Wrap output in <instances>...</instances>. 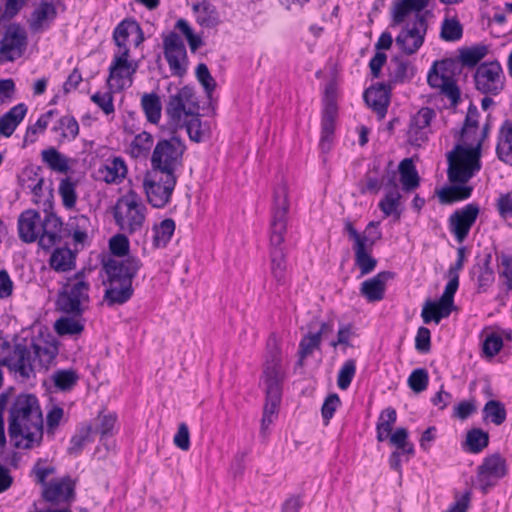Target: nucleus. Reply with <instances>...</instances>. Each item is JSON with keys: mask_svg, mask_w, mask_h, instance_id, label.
Segmentation results:
<instances>
[{"mask_svg": "<svg viewBox=\"0 0 512 512\" xmlns=\"http://www.w3.org/2000/svg\"><path fill=\"white\" fill-rule=\"evenodd\" d=\"M289 209L288 188L286 185H279L273 194L269 224V249H285Z\"/></svg>", "mask_w": 512, "mask_h": 512, "instance_id": "11", "label": "nucleus"}, {"mask_svg": "<svg viewBox=\"0 0 512 512\" xmlns=\"http://www.w3.org/2000/svg\"><path fill=\"white\" fill-rule=\"evenodd\" d=\"M90 283L83 271L67 278L57 298L58 308L65 314L80 317L90 304Z\"/></svg>", "mask_w": 512, "mask_h": 512, "instance_id": "8", "label": "nucleus"}, {"mask_svg": "<svg viewBox=\"0 0 512 512\" xmlns=\"http://www.w3.org/2000/svg\"><path fill=\"white\" fill-rule=\"evenodd\" d=\"M476 278L477 291L485 293L495 282V272L492 268V255L490 253L477 256L476 262L470 271Z\"/></svg>", "mask_w": 512, "mask_h": 512, "instance_id": "28", "label": "nucleus"}, {"mask_svg": "<svg viewBox=\"0 0 512 512\" xmlns=\"http://www.w3.org/2000/svg\"><path fill=\"white\" fill-rule=\"evenodd\" d=\"M426 13H417L404 23L395 38L398 49L407 56L416 54L425 42L428 31Z\"/></svg>", "mask_w": 512, "mask_h": 512, "instance_id": "13", "label": "nucleus"}, {"mask_svg": "<svg viewBox=\"0 0 512 512\" xmlns=\"http://www.w3.org/2000/svg\"><path fill=\"white\" fill-rule=\"evenodd\" d=\"M435 116L436 113L432 108L422 107L411 117L407 131V137L410 144L421 146L422 143L428 140L430 124Z\"/></svg>", "mask_w": 512, "mask_h": 512, "instance_id": "25", "label": "nucleus"}, {"mask_svg": "<svg viewBox=\"0 0 512 512\" xmlns=\"http://www.w3.org/2000/svg\"><path fill=\"white\" fill-rule=\"evenodd\" d=\"M270 273L279 286L288 282L287 253L285 249H269Z\"/></svg>", "mask_w": 512, "mask_h": 512, "instance_id": "34", "label": "nucleus"}, {"mask_svg": "<svg viewBox=\"0 0 512 512\" xmlns=\"http://www.w3.org/2000/svg\"><path fill=\"white\" fill-rule=\"evenodd\" d=\"M186 150L184 141L179 137L158 140L150 158L151 170L179 177L184 167Z\"/></svg>", "mask_w": 512, "mask_h": 512, "instance_id": "9", "label": "nucleus"}, {"mask_svg": "<svg viewBox=\"0 0 512 512\" xmlns=\"http://www.w3.org/2000/svg\"><path fill=\"white\" fill-rule=\"evenodd\" d=\"M28 45L26 30L19 23L9 24L0 40V63L14 62L21 58Z\"/></svg>", "mask_w": 512, "mask_h": 512, "instance_id": "17", "label": "nucleus"}, {"mask_svg": "<svg viewBox=\"0 0 512 512\" xmlns=\"http://www.w3.org/2000/svg\"><path fill=\"white\" fill-rule=\"evenodd\" d=\"M282 396L265 395L261 419V433L265 434L269 426L276 420L279 412Z\"/></svg>", "mask_w": 512, "mask_h": 512, "instance_id": "53", "label": "nucleus"}, {"mask_svg": "<svg viewBox=\"0 0 512 512\" xmlns=\"http://www.w3.org/2000/svg\"><path fill=\"white\" fill-rule=\"evenodd\" d=\"M385 175L379 166H369L358 183L359 192L365 194H378L384 185Z\"/></svg>", "mask_w": 512, "mask_h": 512, "instance_id": "37", "label": "nucleus"}, {"mask_svg": "<svg viewBox=\"0 0 512 512\" xmlns=\"http://www.w3.org/2000/svg\"><path fill=\"white\" fill-rule=\"evenodd\" d=\"M141 267V260L135 256H128L122 260L110 259L104 264L108 286L103 298L109 307L123 305L132 298L133 279Z\"/></svg>", "mask_w": 512, "mask_h": 512, "instance_id": "5", "label": "nucleus"}, {"mask_svg": "<svg viewBox=\"0 0 512 512\" xmlns=\"http://www.w3.org/2000/svg\"><path fill=\"white\" fill-rule=\"evenodd\" d=\"M286 374L282 367V358L279 350L271 352L263 365L262 382L265 395L282 396L283 382Z\"/></svg>", "mask_w": 512, "mask_h": 512, "instance_id": "21", "label": "nucleus"}, {"mask_svg": "<svg viewBox=\"0 0 512 512\" xmlns=\"http://www.w3.org/2000/svg\"><path fill=\"white\" fill-rule=\"evenodd\" d=\"M44 421L39 399L31 393H20L8 411V434L14 446L32 449L43 440Z\"/></svg>", "mask_w": 512, "mask_h": 512, "instance_id": "2", "label": "nucleus"}, {"mask_svg": "<svg viewBox=\"0 0 512 512\" xmlns=\"http://www.w3.org/2000/svg\"><path fill=\"white\" fill-rule=\"evenodd\" d=\"M139 63L131 54L113 52L108 66L106 88L123 92L132 87Z\"/></svg>", "mask_w": 512, "mask_h": 512, "instance_id": "12", "label": "nucleus"}, {"mask_svg": "<svg viewBox=\"0 0 512 512\" xmlns=\"http://www.w3.org/2000/svg\"><path fill=\"white\" fill-rule=\"evenodd\" d=\"M401 199L402 195L398 185L395 181H390V184L386 187L384 196L378 203V207L384 217L393 216L396 220L400 219L402 213Z\"/></svg>", "mask_w": 512, "mask_h": 512, "instance_id": "31", "label": "nucleus"}, {"mask_svg": "<svg viewBox=\"0 0 512 512\" xmlns=\"http://www.w3.org/2000/svg\"><path fill=\"white\" fill-rule=\"evenodd\" d=\"M396 421L397 412L393 407H387L380 412L376 422V439L378 442L390 440Z\"/></svg>", "mask_w": 512, "mask_h": 512, "instance_id": "43", "label": "nucleus"}, {"mask_svg": "<svg viewBox=\"0 0 512 512\" xmlns=\"http://www.w3.org/2000/svg\"><path fill=\"white\" fill-rule=\"evenodd\" d=\"M481 142L474 148L460 145L448 154L447 176L451 184H466L481 169Z\"/></svg>", "mask_w": 512, "mask_h": 512, "instance_id": "10", "label": "nucleus"}, {"mask_svg": "<svg viewBox=\"0 0 512 512\" xmlns=\"http://www.w3.org/2000/svg\"><path fill=\"white\" fill-rule=\"evenodd\" d=\"M489 445V434L481 428H472L466 434L463 445L465 451L471 454L481 453Z\"/></svg>", "mask_w": 512, "mask_h": 512, "instance_id": "49", "label": "nucleus"}, {"mask_svg": "<svg viewBox=\"0 0 512 512\" xmlns=\"http://www.w3.org/2000/svg\"><path fill=\"white\" fill-rule=\"evenodd\" d=\"M57 8L53 0H40L27 21L33 33H43L49 30L57 18Z\"/></svg>", "mask_w": 512, "mask_h": 512, "instance_id": "26", "label": "nucleus"}, {"mask_svg": "<svg viewBox=\"0 0 512 512\" xmlns=\"http://www.w3.org/2000/svg\"><path fill=\"white\" fill-rule=\"evenodd\" d=\"M91 227L89 217L80 214L71 217L67 223V231L75 246H84L88 240V232Z\"/></svg>", "mask_w": 512, "mask_h": 512, "instance_id": "38", "label": "nucleus"}, {"mask_svg": "<svg viewBox=\"0 0 512 512\" xmlns=\"http://www.w3.org/2000/svg\"><path fill=\"white\" fill-rule=\"evenodd\" d=\"M141 108L148 122L158 124L162 114V104L158 94L144 93L140 100Z\"/></svg>", "mask_w": 512, "mask_h": 512, "instance_id": "48", "label": "nucleus"}, {"mask_svg": "<svg viewBox=\"0 0 512 512\" xmlns=\"http://www.w3.org/2000/svg\"><path fill=\"white\" fill-rule=\"evenodd\" d=\"M507 474V461L500 453L486 456L477 468L476 480L479 489L487 494Z\"/></svg>", "mask_w": 512, "mask_h": 512, "instance_id": "18", "label": "nucleus"}, {"mask_svg": "<svg viewBox=\"0 0 512 512\" xmlns=\"http://www.w3.org/2000/svg\"><path fill=\"white\" fill-rule=\"evenodd\" d=\"M19 238L25 243L38 241L39 246L49 250L62 240L63 222L53 212L45 211L44 218L38 211H23L17 222Z\"/></svg>", "mask_w": 512, "mask_h": 512, "instance_id": "4", "label": "nucleus"}, {"mask_svg": "<svg viewBox=\"0 0 512 512\" xmlns=\"http://www.w3.org/2000/svg\"><path fill=\"white\" fill-rule=\"evenodd\" d=\"M165 112L170 128L185 129L193 142L204 140L205 131L202 129L199 105L192 87L184 86L170 95Z\"/></svg>", "mask_w": 512, "mask_h": 512, "instance_id": "3", "label": "nucleus"}, {"mask_svg": "<svg viewBox=\"0 0 512 512\" xmlns=\"http://www.w3.org/2000/svg\"><path fill=\"white\" fill-rule=\"evenodd\" d=\"M196 22L203 28H214L220 23L219 13L214 5L203 0L193 6Z\"/></svg>", "mask_w": 512, "mask_h": 512, "instance_id": "41", "label": "nucleus"}, {"mask_svg": "<svg viewBox=\"0 0 512 512\" xmlns=\"http://www.w3.org/2000/svg\"><path fill=\"white\" fill-rule=\"evenodd\" d=\"M479 116L480 114L477 107L473 104H470L460 133V139L463 143H468L470 140V135L477 133Z\"/></svg>", "mask_w": 512, "mask_h": 512, "instance_id": "60", "label": "nucleus"}, {"mask_svg": "<svg viewBox=\"0 0 512 512\" xmlns=\"http://www.w3.org/2000/svg\"><path fill=\"white\" fill-rule=\"evenodd\" d=\"M399 173L400 181L405 191L414 190L419 186V176L412 159L405 158L400 162Z\"/></svg>", "mask_w": 512, "mask_h": 512, "instance_id": "52", "label": "nucleus"}, {"mask_svg": "<svg viewBox=\"0 0 512 512\" xmlns=\"http://www.w3.org/2000/svg\"><path fill=\"white\" fill-rule=\"evenodd\" d=\"M449 61L435 62L427 75V82L433 88H439L441 94L446 97L452 106H456L461 97L460 89L456 81L444 74Z\"/></svg>", "mask_w": 512, "mask_h": 512, "instance_id": "22", "label": "nucleus"}, {"mask_svg": "<svg viewBox=\"0 0 512 512\" xmlns=\"http://www.w3.org/2000/svg\"><path fill=\"white\" fill-rule=\"evenodd\" d=\"M94 428L91 423L85 422L77 426L74 435L70 438L68 453L78 456L87 443L93 442Z\"/></svg>", "mask_w": 512, "mask_h": 512, "instance_id": "40", "label": "nucleus"}, {"mask_svg": "<svg viewBox=\"0 0 512 512\" xmlns=\"http://www.w3.org/2000/svg\"><path fill=\"white\" fill-rule=\"evenodd\" d=\"M463 37V26L459 19L445 17L440 27V38L445 42H458Z\"/></svg>", "mask_w": 512, "mask_h": 512, "instance_id": "55", "label": "nucleus"}, {"mask_svg": "<svg viewBox=\"0 0 512 512\" xmlns=\"http://www.w3.org/2000/svg\"><path fill=\"white\" fill-rule=\"evenodd\" d=\"M392 86L378 82L366 88L363 92V100L367 107L376 114L378 120H383L388 112L391 102Z\"/></svg>", "mask_w": 512, "mask_h": 512, "instance_id": "24", "label": "nucleus"}, {"mask_svg": "<svg viewBox=\"0 0 512 512\" xmlns=\"http://www.w3.org/2000/svg\"><path fill=\"white\" fill-rule=\"evenodd\" d=\"M390 444L396 448L394 452L403 455L408 462L415 455L414 444L409 440V432L404 427H398L394 430L389 440Z\"/></svg>", "mask_w": 512, "mask_h": 512, "instance_id": "46", "label": "nucleus"}, {"mask_svg": "<svg viewBox=\"0 0 512 512\" xmlns=\"http://www.w3.org/2000/svg\"><path fill=\"white\" fill-rule=\"evenodd\" d=\"M480 214L478 203L471 202L453 211L447 219V228L457 243H463L469 236Z\"/></svg>", "mask_w": 512, "mask_h": 512, "instance_id": "19", "label": "nucleus"}, {"mask_svg": "<svg viewBox=\"0 0 512 512\" xmlns=\"http://www.w3.org/2000/svg\"><path fill=\"white\" fill-rule=\"evenodd\" d=\"M76 482L70 476L51 480L42 489V498L52 505H64L70 507L75 500Z\"/></svg>", "mask_w": 512, "mask_h": 512, "instance_id": "23", "label": "nucleus"}, {"mask_svg": "<svg viewBox=\"0 0 512 512\" xmlns=\"http://www.w3.org/2000/svg\"><path fill=\"white\" fill-rule=\"evenodd\" d=\"M176 229V223L172 218H165L159 224L153 226L152 245L154 248H165L171 241Z\"/></svg>", "mask_w": 512, "mask_h": 512, "instance_id": "47", "label": "nucleus"}, {"mask_svg": "<svg viewBox=\"0 0 512 512\" xmlns=\"http://www.w3.org/2000/svg\"><path fill=\"white\" fill-rule=\"evenodd\" d=\"M42 162L52 171L67 174L70 170L69 159L55 147L41 151Z\"/></svg>", "mask_w": 512, "mask_h": 512, "instance_id": "45", "label": "nucleus"}, {"mask_svg": "<svg viewBox=\"0 0 512 512\" xmlns=\"http://www.w3.org/2000/svg\"><path fill=\"white\" fill-rule=\"evenodd\" d=\"M475 89L486 96H497L505 88L506 77L498 60L479 64L473 74Z\"/></svg>", "mask_w": 512, "mask_h": 512, "instance_id": "15", "label": "nucleus"}, {"mask_svg": "<svg viewBox=\"0 0 512 512\" xmlns=\"http://www.w3.org/2000/svg\"><path fill=\"white\" fill-rule=\"evenodd\" d=\"M489 53V48L487 45L478 44L468 48H464L460 50L459 53V61L464 67L473 68L481 64L482 60Z\"/></svg>", "mask_w": 512, "mask_h": 512, "instance_id": "51", "label": "nucleus"}, {"mask_svg": "<svg viewBox=\"0 0 512 512\" xmlns=\"http://www.w3.org/2000/svg\"><path fill=\"white\" fill-rule=\"evenodd\" d=\"M2 364L15 378L26 382L36 377V371H47L53 364L58 348L54 343L32 339L13 346L6 340L0 343Z\"/></svg>", "mask_w": 512, "mask_h": 512, "instance_id": "1", "label": "nucleus"}, {"mask_svg": "<svg viewBox=\"0 0 512 512\" xmlns=\"http://www.w3.org/2000/svg\"><path fill=\"white\" fill-rule=\"evenodd\" d=\"M99 177L107 184H120L128 174L125 160L120 156H113L105 160L98 169Z\"/></svg>", "mask_w": 512, "mask_h": 512, "instance_id": "30", "label": "nucleus"}, {"mask_svg": "<svg viewBox=\"0 0 512 512\" xmlns=\"http://www.w3.org/2000/svg\"><path fill=\"white\" fill-rule=\"evenodd\" d=\"M58 192L61 197L62 204L66 209H73L76 206L78 199L76 183L73 182L69 177L61 180Z\"/></svg>", "mask_w": 512, "mask_h": 512, "instance_id": "61", "label": "nucleus"}, {"mask_svg": "<svg viewBox=\"0 0 512 512\" xmlns=\"http://www.w3.org/2000/svg\"><path fill=\"white\" fill-rule=\"evenodd\" d=\"M472 192V186L452 184L450 186L443 187L438 192V197L442 204L451 205L469 199Z\"/></svg>", "mask_w": 512, "mask_h": 512, "instance_id": "44", "label": "nucleus"}, {"mask_svg": "<svg viewBox=\"0 0 512 512\" xmlns=\"http://www.w3.org/2000/svg\"><path fill=\"white\" fill-rule=\"evenodd\" d=\"M430 0H399L392 9L391 27L404 25L405 19L410 12L422 13L428 6Z\"/></svg>", "mask_w": 512, "mask_h": 512, "instance_id": "32", "label": "nucleus"}, {"mask_svg": "<svg viewBox=\"0 0 512 512\" xmlns=\"http://www.w3.org/2000/svg\"><path fill=\"white\" fill-rule=\"evenodd\" d=\"M502 270L499 273V278L504 290L508 294H512V253H502L500 256Z\"/></svg>", "mask_w": 512, "mask_h": 512, "instance_id": "64", "label": "nucleus"}, {"mask_svg": "<svg viewBox=\"0 0 512 512\" xmlns=\"http://www.w3.org/2000/svg\"><path fill=\"white\" fill-rule=\"evenodd\" d=\"M453 307L438 299L437 301L427 300L421 310V318L425 324L435 323L439 324L442 319L448 318Z\"/></svg>", "mask_w": 512, "mask_h": 512, "instance_id": "35", "label": "nucleus"}, {"mask_svg": "<svg viewBox=\"0 0 512 512\" xmlns=\"http://www.w3.org/2000/svg\"><path fill=\"white\" fill-rule=\"evenodd\" d=\"M357 363L355 359H347L341 365L338 376H337V386L341 390H346L352 383L353 378L356 374Z\"/></svg>", "mask_w": 512, "mask_h": 512, "instance_id": "62", "label": "nucleus"}, {"mask_svg": "<svg viewBox=\"0 0 512 512\" xmlns=\"http://www.w3.org/2000/svg\"><path fill=\"white\" fill-rule=\"evenodd\" d=\"M56 112L55 109H50L42 113L34 124L29 125L24 135V142L29 144L35 143L38 140V135L46 131L51 118Z\"/></svg>", "mask_w": 512, "mask_h": 512, "instance_id": "54", "label": "nucleus"}, {"mask_svg": "<svg viewBox=\"0 0 512 512\" xmlns=\"http://www.w3.org/2000/svg\"><path fill=\"white\" fill-rule=\"evenodd\" d=\"M482 338V357L492 359L502 350L503 335L499 330L492 327H486L480 334Z\"/></svg>", "mask_w": 512, "mask_h": 512, "instance_id": "36", "label": "nucleus"}, {"mask_svg": "<svg viewBox=\"0 0 512 512\" xmlns=\"http://www.w3.org/2000/svg\"><path fill=\"white\" fill-rule=\"evenodd\" d=\"M144 32L139 22L133 17L121 20L112 32L113 52L131 54V47L138 48L144 42Z\"/></svg>", "mask_w": 512, "mask_h": 512, "instance_id": "16", "label": "nucleus"}, {"mask_svg": "<svg viewBox=\"0 0 512 512\" xmlns=\"http://www.w3.org/2000/svg\"><path fill=\"white\" fill-rule=\"evenodd\" d=\"M116 93L120 92L107 88L106 91H96L94 94L91 95L90 100L105 115L109 116L115 113L114 94Z\"/></svg>", "mask_w": 512, "mask_h": 512, "instance_id": "59", "label": "nucleus"}, {"mask_svg": "<svg viewBox=\"0 0 512 512\" xmlns=\"http://www.w3.org/2000/svg\"><path fill=\"white\" fill-rule=\"evenodd\" d=\"M483 418L499 426L507 417L505 405L498 400H489L483 407Z\"/></svg>", "mask_w": 512, "mask_h": 512, "instance_id": "58", "label": "nucleus"}, {"mask_svg": "<svg viewBox=\"0 0 512 512\" xmlns=\"http://www.w3.org/2000/svg\"><path fill=\"white\" fill-rule=\"evenodd\" d=\"M113 217L119 230L128 235L141 234L147 230V207L133 189H129L116 200Z\"/></svg>", "mask_w": 512, "mask_h": 512, "instance_id": "7", "label": "nucleus"}, {"mask_svg": "<svg viewBox=\"0 0 512 512\" xmlns=\"http://www.w3.org/2000/svg\"><path fill=\"white\" fill-rule=\"evenodd\" d=\"M78 378L77 372L73 369H58L51 376L54 387L62 392L72 390Z\"/></svg>", "mask_w": 512, "mask_h": 512, "instance_id": "57", "label": "nucleus"}, {"mask_svg": "<svg viewBox=\"0 0 512 512\" xmlns=\"http://www.w3.org/2000/svg\"><path fill=\"white\" fill-rule=\"evenodd\" d=\"M154 145L151 133L142 131L134 136L129 145V154L132 158H146Z\"/></svg>", "mask_w": 512, "mask_h": 512, "instance_id": "50", "label": "nucleus"}, {"mask_svg": "<svg viewBox=\"0 0 512 512\" xmlns=\"http://www.w3.org/2000/svg\"><path fill=\"white\" fill-rule=\"evenodd\" d=\"M395 274L391 271H381L375 276L363 281L360 285V294L369 303L379 302L384 299L386 285L389 280L394 278Z\"/></svg>", "mask_w": 512, "mask_h": 512, "instance_id": "27", "label": "nucleus"}, {"mask_svg": "<svg viewBox=\"0 0 512 512\" xmlns=\"http://www.w3.org/2000/svg\"><path fill=\"white\" fill-rule=\"evenodd\" d=\"M27 111L28 108L26 104L19 103L3 114L0 117V135L6 138L12 136L25 118Z\"/></svg>", "mask_w": 512, "mask_h": 512, "instance_id": "33", "label": "nucleus"}, {"mask_svg": "<svg viewBox=\"0 0 512 512\" xmlns=\"http://www.w3.org/2000/svg\"><path fill=\"white\" fill-rule=\"evenodd\" d=\"M96 429L94 433L100 435V439L112 437L117 432L118 416L114 412L99 413L97 416Z\"/></svg>", "mask_w": 512, "mask_h": 512, "instance_id": "56", "label": "nucleus"}, {"mask_svg": "<svg viewBox=\"0 0 512 512\" xmlns=\"http://www.w3.org/2000/svg\"><path fill=\"white\" fill-rule=\"evenodd\" d=\"M75 265L76 254L66 247L56 248L49 258L50 268L58 273L71 271Z\"/></svg>", "mask_w": 512, "mask_h": 512, "instance_id": "42", "label": "nucleus"}, {"mask_svg": "<svg viewBox=\"0 0 512 512\" xmlns=\"http://www.w3.org/2000/svg\"><path fill=\"white\" fill-rule=\"evenodd\" d=\"M178 178L175 175L162 174L151 170L143 180L148 202L155 208H163L170 203Z\"/></svg>", "mask_w": 512, "mask_h": 512, "instance_id": "14", "label": "nucleus"}, {"mask_svg": "<svg viewBox=\"0 0 512 512\" xmlns=\"http://www.w3.org/2000/svg\"><path fill=\"white\" fill-rule=\"evenodd\" d=\"M55 330L59 335H78L84 330V325L77 319L62 317L56 321Z\"/></svg>", "mask_w": 512, "mask_h": 512, "instance_id": "63", "label": "nucleus"}, {"mask_svg": "<svg viewBox=\"0 0 512 512\" xmlns=\"http://www.w3.org/2000/svg\"><path fill=\"white\" fill-rule=\"evenodd\" d=\"M379 225V222L371 221L366 225L365 230L359 233L351 221H346L344 224V232L353 242L354 262L361 276L370 274L377 266V259L372 253L376 242L382 237Z\"/></svg>", "mask_w": 512, "mask_h": 512, "instance_id": "6", "label": "nucleus"}, {"mask_svg": "<svg viewBox=\"0 0 512 512\" xmlns=\"http://www.w3.org/2000/svg\"><path fill=\"white\" fill-rule=\"evenodd\" d=\"M51 133L58 145L73 142L80 133V126L77 119L71 114L59 117L51 127Z\"/></svg>", "mask_w": 512, "mask_h": 512, "instance_id": "29", "label": "nucleus"}, {"mask_svg": "<svg viewBox=\"0 0 512 512\" xmlns=\"http://www.w3.org/2000/svg\"><path fill=\"white\" fill-rule=\"evenodd\" d=\"M496 155L500 161L512 166V124H501L497 136Z\"/></svg>", "mask_w": 512, "mask_h": 512, "instance_id": "39", "label": "nucleus"}, {"mask_svg": "<svg viewBox=\"0 0 512 512\" xmlns=\"http://www.w3.org/2000/svg\"><path fill=\"white\" fill-rule=\"evenodd\" d=\"M163 50L171 75L183 78L187 73L189 61L185 45L180 36L171 32L164 37Z\"/></svg>", "mask_w": 512, "mask_h": 512, "instance_id": "20", "label": "nucleus"}]
</instances>
